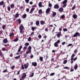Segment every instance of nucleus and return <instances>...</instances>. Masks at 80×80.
Segmentation results:
<instances>
[{
    "mask_svg": "<svg viewBox=\"0 0 80 80\" xmlns=\"http://www.w3.org/2000/svg\"><path fill=\"white\" fill-rule=\"evenodd\" d=\"M65 44V42H62V45H64Z\"/></svg>",
    "mask_w": 80,
    "mask_h": 80,
    "instance_id": "62",
    "label": "nucleus"
},
{
    "mask_svg": "<svg viewBox=\"0 0 80 80\" xmlns=\"http://www.w3.org/2000/svg\"><path fill=\"white\" fill-rule=\"evenodd\" d=\"M24 45L25 46L28 47L29 45V43H28V42H26L25 43Z\"/></svg>",
    "mask_w": 80,
    "mask_h": 80,
    "instance_id": "33",
    "label": "nucleus"
},
{
    "mask_svg": "<svg viewBox=\"0 0 80 80\" xmlns=\"http://www.w3.org/2000/svg\"><path fill=\"white\" fill-rule=\"evenodd\" d=\"M36 24L37 26H38L39 25V21H37L36 22Z\"/></svg>",
    "mask_w": 80,
    "mask_h": 80,
    "instance_id": "29",
    "label": "nucleus"
},
{
    "mask_svg": "<svg viewBox=\"0 0 80 80\" xmlns=\"http://www.w3.org/2000/svg\"><path fill=\"white\" fill-rule=\"evenodd\" d=\"M72 46V44H69L67 46V47L68 48L69 47H71Z\"/></svg>",
    "mask_w": 80,
    "mask_h": 80,
    "instance_id": "31",
    "label": "nucleus"
},
{
    "mask_svg": "<svg viewBox=\"0 0 80 80\" xmlns=\"http://www.w3.org/2000/svg\"><path fill=\"white\" fill-rule=\"evenodd\" d=\"M20 32L22 34L24 33L23 31L22 30H20Z\"/></svg>",
    "mask_w": 80,
    "mask_h": 80,
    "instance_id": "30",
    "label": "nucleus"
},
{
    "mask_svg": "<svg viewBox=\"0 0 80 80\" xmlns=\"http://www.w3.org/2000/svg\"><path fill=\"white\" fill-rule=\"evenodd\" d=\"M22 45L20 46L19 47V48L18 49V52H20L21 49L22 48Z\"/></svg>",
    "mask_w": 80,
    "mask_h": 80,
    "instance_id": "14",
    "label": "nucleus"
},
{
    "mask_svg": "<svg viewBox=\"0 0 80 80\" xmlns=\"http://www.w3.org/2000/svg\"><path fill=\"white\" fill-rule=\"evenodd\" d=\"M67 62H68V61H67V60H65V61H64L63 63L64 64H65Z\"/></svg>",
    "mask_w": 80,
    "mask_h": 80,
    "instance_id": "44",
    "label": "nucleus"
},
{
    "mask_svg": "<svg viewBox=\"0 0 80 80\" xmlns=\"http://www.w3.org/2000/svg\"><path fill=\"white\" fill-rule=\"evenodd\" d=\"M54 46L55 47H58V44L56 42H55L54 44Z\"/></svg>",
    "mask_w": 80,
    "mask_h": 80,
    "instance_id": "17",
    "label": "nucleus"
},
{
    "mask_svg": "<svg viewBox=\"0 0 80 80\" xmlns=\"http://www.w3.org/2000/svg\"><path fill=\"white\" fill-rule=\"evenodd\" d=\"M50 10V9L49 8H47L46 10V13L48 14L49 13Z\"/></svg>",
    "mask_w": 80,
    "mask_h": 80,
    "instance_id": "8",
    "label": "nucleus"
},
{
    "mask_svg": "<svg viewBox=\"0 0 80 80\" xmlns=\"http://www.w3.org/2000/svg\"><path fill=\"white\" fill-rule=\"evenodd\" d=\"M26 76H27V75H26V73H23L22 74V76L21 77V78L22 79H24V78L25 79L26 78Z\"/></svg>",
    "mask_w": 80,
    "mask_h": 80,
    "instance_id": "5",
    "label": "nucleus"
},
{
    "mask_svg": "<svg viewBox=\"0 0 80 80\" xmlns=\"http://www.w3.org/2000/svg\"><path fill=\"white\" fill-rule=\"evenodd\" d=\"M25 1L26 3H28L29 2V0H25Z\"/></svg>",
    "mask_w": 80,
    "mask_h": 80,
    "instance_id": "51",
    "label": "nucleus"
},
{
    "mask_svg": "<svg viewBox=\"0 0 80 80\" xmlns=\"http://www.w3.org/2000/svg\"><path fill=\"white\" fill-rule=\"evenodd\" d=\"M42 38V36L40 34L38 35V38L39 39L41 38Z\"/></svg>",
    "mask_w": 80,
    "mask_h": 80,
    "instance_id": "49",
    "label": "nucleus"
},
{
    "mask_svg": "<svg viewBox=\"0 0 80 80\" xmlns=\"http://www.w3.org/2000/svg\"><path fill=\"white\" fill-rule=\"evenodd\" d=\"M26 17H27V14H24L22 16V18L23 19H24L26 18Z\"/></svg>",
    "mask_w": 80,
    "mask_h": 80,
    "instance_id": "10",
    "label": "nucleus"
},
{
    "mask_svg": "<svg viewBox=\"0 0 80 80\" xmlns=\"http://www.w3.org/2000/svg\"><path fill=\"white\" fill-rule=\"evenodd\" d=\"M23 28L22 24H21L19 27L20 30H23Z\"/></svg>",
    "mask_w": 80,
    "mask_h": 80,
    "instance_id": "13",
    "label": "nucleus"
},
{
    "mask_svg": "<svg viewBox=\"0 0 80 80\" xmlns=\"http://www.w3.org/2000/svg\"><path fill=\"white\" fill-rule=\"evenodd\" d=\"M59 8V6L58 4H56L55 5V6H54V8L55 9H58Z\"/></svg>",
    "mask_w": 80,
    "mask_h": 80,
    "instance_id": "4",
    "label": "nucleus"
},
{
    "mask_svg": "<svg viewBox=\"0 0 80 80\" xmlns=\"http://www.w3.org/2000/svg\"><path fill=\"white\" fill-rule=\"evenodd\" d=\"M40 22L41 24L42 25H44L45 23V22L43 20L41 21Z\"/></svg>",
    "mask_w": 80,
    "mask_h": 80,
    "instance_id": "11",
    "label": "nucleus"
},
{
    "mask_svg": "<svg viewBox=\"0 0 80 80\" xmlns=\"http://www.w3.org/2000/svg\"><path fill=\"white\" fill-rule=\"evenodd\" d=\"M4 46L5 47H8L9 46V44H5V45H4Z\"/></svg>",
    "mask_w": 80,
    "mask_h": 80,
    "instance_id": "53",
    "label": "nucleus"
},
{
    "mask_svg": "<svg viewBox=\"0 0 80 80\" xmlns=\"http://www.w3.org/2000/svg\"><path fill=\"white\" fill-rule=\"evenodd\" d=\"M31 29L32 30V31H34V29H36V27H32V28H31Z\"/></svg>",
    "mask_w": 80,
    "mask_h": 80,
    "instance_id": "26",
    "label": "nucleus"
},
{
    "mask_svg": "<svg viewBox=\"0 0 80 80\" xmlns=\"http://www.w3.org/2000/svg\"><path fill=\"white\" fill-rule=\"evenodd\" d=\"M10 8L9 7H8V10L9 11H10Z\"/></svg>",
    "mask_w": 80,
    "mask_h": 80,
    "instance_id": "50",
    "label": "nucleus"
},
{
    "mask_svg": "<svg viewBox=\"0 0 80 80\" xmlns=\"http://www.w3.org/2000/svg\"><path fill=\"white\" fill-rule=\"evenodd\" d=\"M32 66H34V67H36L37 65V64L36 62H33L32 63Z\"/></svg>",
    "mask_w": 80,
    "mask_h": 80,
    "instance_id": "6",
    "label": "nucleus"
},
{
    "mask_svg": "<svg viewBox=\"0 0 80 80\" xmlns=\"http://www.w3.org/2000/svg\"><path fill=\"white\" fill-rule=\"evenodd\" d=\"M27 54H24V56L25 58H26L27 57Z\"/></svg>",
    "mask_w": 80,
    "mask_h": 80,
    "instance_id": "59",
    "label": "nucleus"
},
{
    "mask_svg": "<svg viewBox=\"0 0 80 80\" xmlns=\"http://www.w3.org/2000/svg\"><path fill=\"white\" fill-rule=\"evenodd\" d=\"M45 31L46 32H48V28H46L45 29Z\"/></svg>",
    "mask_w": 80,
    "mask_h": 80,
    "instance_id": "57",
    "label": "nucleus"
},
{
    "mask_svg": "<svg viewBox=\"0 0 80 80\" xmlns=\"http://www.w3.org/2000/svg\"><path fill=\"white\" fill-rule=\"evenodd\" d=\"M31 51H27V52H26V54H29L31 52Z\"/></svg>",
    "mask_w": 80,
    "mask_h": 80,
    "instance_id": "38",
    "label": "nucleus"
},
{
    "mask_svg": "<svg viewBox=\"0 0 80 80\" xmlns=\"http://www.w3.org/2000/svg\"><path fill=\"white\" fill-rule=\"evenodd\" d=\"M64 68L65 69H68V70L69 69V68L68 67H64Z\"/></svg>",
    "mask_w": 80,
    "mask_h": 80,
    "instance_id": "58",
    "label": "nucleus"
},
{
    "mask_svg": "<svg viewBox=\"0 0 80 80\" xmlns=\"http://www.w3.org/2000/svg\"><path fill=\"white\" fill-rule=\"evenodd\" d=\"M32 49V47L31 46H29V47H28V50L29 51H31V50Z\"/></svg>",
    "mask_w": 80,
    "mask_h": 80,
    "instance_id": "25",
    "label": "nucleus"
},
{
    "mask_svg": "<svg viewBox=\"0 0 80 80\" xmlns=\"http://www.w3.org/2000/svg\"><path fill=\"white\" fill-rule=\"evenodd\" d=\"M28 41L29 42H30L31 40V37H29L28 38Z\"/></svg>",
    "mask_w": 80,
    "mask_h": 80,
    "instance_id": "41",
    "label": "nucleus"
},
{
    "mask_svg": "<svg viewBox=\"0 0 80 80\" xmlns=\"http://www.w3.org/2000/svg\"><path fill=\"white\" fill-rule=\"evenodd\" d=\"M75 55L74 54H72V56H71V58H73L74 59V57L75 56Z\"/></svg>",
    "mask_w": 80,
    "mask_h": 80,
    "instance_id": "45",
    "label": "nucleus"
},
{
    "mask_svg": "<svg viewBox=\"0 0 80 80\" xmlns=\"http://www.w3.org/2000/svg\"><path fill=\"white\" fill-rule=\"evenodd\" d=\"M56 50H53L52 51V52L53 53H55V52H56Z\"/></svg>",
    "mask_w": 80,
    "mask_h": 80,
    "instance_id": "64",
    "label": "nucleus"
},
{
    "mask_svg": "<svg viewBox=\"0 0 80 80\" xmlns=\"http://www.w3.org/2000/svg\"><path fill=\"white\" fill-rule=\"evenodd\" d=\"M38 6L40 7H41L42 6V2H40L38 4Z\"/></svg>",
    "mask_w": 80,
    "mask_h": 80,
    "instance_id": "35",
    "label": "nucleus"
},
{
    "mask_svg": "<svg viewBox=\"0 0 80 80\" xmlns=\"http://www.w3.org/2000/svg\"><path fill=\"white\" fill-rule=\"evenodd\" d=\"M27 49V47L26 46H24L23 48V50H26Z\"/></svg>",
    "mask_w": 80,
    "mask_h": 80,
    "instance_id": "61",
    "label": "nucleus"
},
{
    "mask_svg": "<svg viewBox=\"0 0 80 80\" xmlns=\"http://www.w3.org/2000/svg\"><path fill=\"white\" fill-rule=\"evenodd\" d=\"M77 52H78V50H77V49H75V50H74V53H76Z\"/></svg>",
    "mask_w": 80,
    "mask_h": 80,
    "instance_id": "56",
    "label": "nucleus"
},
{
    "mask_svg": "<svg viewBox=\"0 0 80 80\" xmlns=\"http://www.w3.org/2000/svg\"><path fill=\"white\" fill-rule=\"evenodd\" d=\"M75 7H76V5H74L73 7L72 8V10H74V9L75 8Z\"/></svg>",
    "mask_w": 80,
    "mask_h": 80,
    "instance_id": "48",
    "label": "nucleus"
},
{
    "mask_svg": "<svg viewBox=\"0 0 80 80\" xmlns=\"http://www.w3.org/2000/svg\"><path fill=\"white\" fill-rule=\"evenodd\" d=\"M18 38L17 37L13 40V41L14 42H17L18 41Z\"/></svg>",
    "mask_w": 80,
    "mask_h": 80,
    "instance_id": "24",
    "label": "nucleus"
},
{
    "mask_svg": "<svg viewBox=\"0 0 80 80\" xmlns=\"http://www.w3.org/2000/svg\"><path fill=\"white\" fill-rule=\"evenodd\" d=\"M34 73L33 72L32 73V75H30L29 76V77L31 78L33 77L34 76Z\"/></svg>",
    "mask_w": 80,
    "mask_h": 80,
    "instance_id": "40",
    "label": "nucleus"
},
{
    "mask_svg": "<svg viewBox=\"0 0 80 80\" xmlns=\"http://www.w3.org/2000/svg\"><path fill=\"white\" fill-rule=\"evenodd\" d=\"M72 17L74 19H76L77 18V16L76 14H73L72 16Z\"/></svg>",
    "mask_w": 80,
    "mask_h": 80,
    "instance_id": "15",
    "label": "nucleus"
},
{
    "mask_svg": "<svg viewBox=\"0 0 80 80\" xmlns=\"http://www.w3.org/2000/svg\"><path fill=\"white\" fill-rule=\"evenodd\" d=\"M21 68H22V69L23 70L25 69V68H24V67L23 66V64H22V65L21 66Z\"/></svg>",
    "mask_w": 80,
    "mask_h": 80,
    "instance_id": "42",
    "label": "nucleus"
},
{
    "mask_svg": "<svg viewBox=\"0 0 80 80\" xmlns=\"http://www.w3.org/2000/svg\"><path fill=\"white\" fill-rule=\"evenodd\" d=\"M63 31L64 32L68 31V29L67 28H64L63 29Z\"/></svg>",
    "mask_w": 80,
    "mask_h": 80,
    "instance_id": "36",
    "label": "nucleus"
},
{
    "mask_svg": "<svg viewBox=\"0 0 80 80\" xmlns=\"http://www.w3.org/2000/svg\"><path fill=\"white\" fill-rule=\"evenodd\" d=\"M3 32V31L2 30H1L0 31V34H2V33Z\"/></svg>",
    "mask_w": 80,
    "mask_h": 80,
    "instance_id": "52",
    "label": "nucleus"
},
{
    "mask_svg": "<svg viewBox=\"0 0 80 80\" xmlns=\"http://www.w3.org/2000/svg\"><path fill=\"white\" fill-rule=\"evenodd\" d=\"M42 10L40 9H39L38 11V13L39 14H42Z\"/></svg>",
    "mask_w": 80,
    "mask_h": 80,
    "instance_id": "20",
    "label": "nucleus"
},
{
    "mask_svg": "<svg viewBox=\"0 0 80 80\" xmlns=\"http://www.w3.org/2000/svg\"><path fill=\"white\" fill-rule=\"evenodd\" d=\"M78 68V66L77 64H75V65L74 66V69L76 70Z\"/></svg>",
    "mask_w": 80,
    "mask_h": 80,
    "instance_id": "16",
    "label": "nucleus"
},
{
    "mask_svg": "<svg viewBox=\"0 0 80 80\" xmlns=\"http://www.w3.org/2000/svg\"><path fill=\"white\" fill-rule=\"evenodd\" d=\"M60 40H57V42H56L58 44L60 43Z\"/></svg>",
    "mask_w": 80,
    "mask_h": 80,
    "instance_id": "43",
    "label": "nucleus"
},
{
    "mask_svg": "<svg viewBox=\"0 0 80 80\" xmlns=\"http://www.w3.org/2000/svg\"><path fill=\"white\" fill-rule=\"evenodd\" d=\"M7 71H8V70H7V69H6V70H4V71L2 72H3V73H5V72H7Z\"/></svg>",
    "mask_w": 80,
    "mask_h": 80,
    "instance_id": "54",
    "label": "nucleus"
},
{
    "mask_svg": "<svg viewBox=\"0 0 80 80\" xmlns=\"http://www.w3.org/2000/svg\"><path fill=\"white\" fill-rule=\"evenodd\" d=\"M2 51H5V48H2Z\"/></svg>",
    "mask_w": 80,
    "mask_h": 80,
    "instance_id": "55",
    "label": "nucleus"
},
{
    "mask_svg": "<svg viewBox=\"0 0 80 80\" xmlns=\"http://www.w3.org/2000/svg\"><path fill=\"white\" fill-rule=\"evenodd\" d=\"M16 21L17 22H18V23L19 24H20L21 22V20H20V18L18 19L17 20H16Z\"/></svg>",
    "mask_w": 80,
    "mask_h": 80,
    "instance_id": "18",
    "label": "nucleus"
},
{
    "mask_svg": "<svg viewBox=\"0 0 80 80\" xmlns=\"http://www.w3.org/2000/svg\"><path fill=\"white\" fill-rule=\"evenodd\" d=\"M24 66L25 69H27L28 68V66L26 65V64H24Z\"/></svg>",
    "mask_w": 80,
    "mask_h": 80,
    "instance_id": "21",
    "label": "nucleus"
},
{
    "mask_svg": "<svg viewBox=\"0 0 80 80\" xmlns=\"http://www.w3.org/2000/svg\"><path fill=\"white\" fill-rule=\"evenodd\" d=\"M73 58H71V62L72 64V63H73Z\"/></svg>",
    "mask_w": 80,
    "mask_h": 80,
    "instance_id": "46",
    "label": "nucleus"
},
{
    "mask_svg": "<svg viewBox=\"0 0 80 80\" xmlns=\"http://www.w3.org/2000/svg\"><path fill=\"white\" fill-rule=\"evenodd\" d=\"M6 27V26L5 25H3L2 26V28L3 29V30H4Z\"/></svg>",
    "mask_w": 80,
    "mask_h": 80,
    "instance_id": "39",
    "label": "nucleus"
},
{
    "mask_svg": "<svg viewBox=\"0 0 80 80\" xmlns=\"http://www.w3.org/2000/svg\"><path fill=\"white\" fill-rule=\"evenodd\" d=\"M4 2L3 1H1L0 2V6H2L4 4Z\"/></svg>",
    "mask_w": 80,
    "mask_h": 80,
    "instance_id": "27",
    "label": "nucleus"
},
{
    "mask_svg": "<svg viewBox=\"0 0 80 80\" xmlns=\"http://www.w3.org/2000/svg\"><path fill=\"white\" fill-rule=\"evenodd\" d=\"M78 36H80V33L78 32H76L75 34L73 35V37L74 38H75Z\"/></svg>",
    "mask_w": 80,
    "mask_h": 80,
    "instance_id": "2",
    "label": "nucleus"
},
{
    "mask_svg": "<svg viewBox=\"0 0 80 80\" xmlns=\"http://www.w3.org/2000/svg\"><path fill=\"white\" fill-rule=\"evenodd\" d=\"M14 34L13 32H12L11 33H10V35H9V36L10 38H11L12 36H14Z\"/></svg>",
    "mask_w": 80,
    "mask_h": 80,
    "instance_id": "22",
    "label": "nucleus"
},
{
    "mask_svg": "<svg viewBox=\"0 0 80 80\" xmlns=\"http://www.w3.org/2000/svg\"><path fill=\"white\" fill-rule=\"evenodd\" d=\"M56 14H57L56 12H53L52 14L53 17H54L56 15Z\"/></svg>",
    "mask_w": 80,
    "mask_h": 80,
    "instance_id": "23",
    "label": "nucleus"
},
{
    "mask_svg": "<svg viewBox=\"0 0 80 80\" xmlns=\"http://www.w3.org/2000/svg\"><path fill=\"white\" fill-rule=\"evenodd\" d=\"M14 7V5L13 4H12L11 5L10 7L11 8H12Z\"/></svg>",
    "mask_w": 80,
    "mask_h": 80,
    "instance_id": "28",
    "label": "nucleus"
},
{
    "mask_svg": "<svg viewBox=\"0 0 80 80\" xmlns=\"http://www.w3.org/2000/svg\"><path fill=\"white\" fill-rule=\"evenodd\" d=\"M3 42L5 44H7L8 43V40L7 39V38H5L4 39Z\"/></svg>",
    "mask_w": 80,
    "mask_h": 80,
    "instance_id": "3",
    "label": "nucleus"
},
{
    "mask_svg": "<svg viewBox=\"0 0 80 80\" xmlns=\"http://www.w3.org/2000/svg\"><path fill=\"white\" fill-rule=\"evenodd\" d=\"M67 0H64L62 2V8H65L67 5Z\"/></svg>",
    "mask_w": 80,
    "mask_h": 80,
    "instance_id": "1",
    "label": "nucleus"
},
{
    "mask_svg": "<svg viewBox=\"0 0 80 80\" xmlns=\"http://www.w3.org/2000/svg\"><path fill=\"white\" fill-rule=\"evenodd\" d=\"M19 16V15L18 13V12H17V13L15 15V18H17Z\"/></svg>",
    "mask_w": 80,
    "mask_h": 80,
    "instance_id": "19",
    "label": "nucleus"
},
{
    "mask_svg": "<svg viewBox=\"0 0 80 80\" xmlns=\"http://www.w3.org/2000/svg\"><path fill=\"white\" fill-rule=\"evenodd\" d=\"M65 18V16L64 15H62L61 16V18L62 19L64 18Z\"/></svg>",
    "mask_w": 80,
    "mask_h": 80,
    "instance_id": "37",
    "label": "nucleus"
},
{
    "mask_svg": "<svg viewBox=\"0 0 80 80\" xmlns=\"http://www.w3.org/2000/svg\"><path fill=\"white\" fill-rule=\"evenodd\" d=\"M29 9L28 8H27L26 9L27 12H28L29 11Z\"/></svg>",
    "mask_w": 80,
    "mask_h": 80,
    "instance_id": "60",
    "label": "nucleus"
},
{
    "mask_svg": "<svg viewBox=\"0 0 80 80\" xmlns=\"http://www.w3.org/2000/svg\"><path fill=\"white\" fill-rule=\"evenodd\" d=\"M77 57L75 58H74V59H73V61H74V62L75 61H76V60H77Z\"/></svg>",
    "mask_w": 80,
    "mask_h": 80,
    "instance_id": "63",
    "label": "nucleus"
},
{
    "mask_svg": "<svg viewBox=\"0 0 80 80\" xmlns=\"http://www.w3.org/2000/svg\"><path fill=\"white\" fill-rule=\"evenodd\" d=\"M55 73H52L50 74V75L51 76H53V75H55Z\"/></svg>",
    "mask_w": 80,
    "mask_h": 80,
    "instance_id": "47",
    "label": "nucleus"
},
{
    "mask_svg": "<svg viewBox=\"0 0 80 80\" xmlns=\"http://www.w3.org/2000/svg\"><path fill=\"white\" fill-rule=\"evenodd\" d=\"M35 8H32L29 12V13H32L33 12V11L35 10Z\"/></svg>",
    "mask_w": 80,
    "mask_h": 80,
    "instance_id": "12",
    "label": "nucleus"
},
{
    "mask_svg": "<svg viewBox=\"0 0 80 80\" xmlns=\"http://www.w3.org/2000/svg\"><path fill=\"white\" fill-rule=\"evenodd\" d=\"M61 31H60V32H58V33L57 34V37L59 38L60 37H61Z\"/></svg>",
    "mask_w": 80,
    "mask_h": 80,
    "instance_id": "9",
    "label": "nucleus"
},
{
    "mask_svg": "<svg viewBox=\"0 0 80 80\" xmlns=\"http://www.w3.org/2000/svg\"><path fill=\"white\" fill-rule=\"evenodd\" d=\"M43 58L42 57H40L39 60L41 62H42L43 61Z\"/></svg>",
    "mask_w": 80,
    "mask_h": 80,
    "instance_id": "32",
    "label": "nucleus"
},
{
    "mask_svg": "<svg viewBox=\"0 0 80 80\" xmlns=\"http://www.w3.org/2000/svg\"><path fill=\"white\" fill-rule=\"evenodd\" d=\"M63 11V7H61L59 8V11L60 12H62Z\"/></svg>",
    "mask_w": 80,
    "mask_h": 80,
    "instance_id": "7",
    "label": "nucleus"
},
{
    "mask_svg": "<svg viewBox=\"0 0 80 80\" xmlns=\"http://www.w3.org/2000/svg\"><path fill=\"white\" fill-rule=\"evenodd\" d=\"M2 51H1V50H0V56L2 57Z\"/></svg>",
    "mask_w": 80,
    "mask_h": 80,
    "instance_id": "34",
    "label": "nucleus"
}]
</instances>
